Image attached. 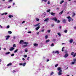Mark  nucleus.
Wrapping results in <instances>:
<instances>
[{"instance_id": "nucleus-25", "label": "nucleus", "mask_w": 76, "mask_h": 76, "mask_svg": "<svg viewBox=\"0 0 76 76\" xmlns=\"http://www.w3.org/2000/svg\"><path fill=\"white\" fill-rule=\"evenodd\" d=\"M45 39H47V38H48V35H46L45 36Z\"/></svg>"}, {"instance_id": "nucleus-44", "label": "nucleus", "mask_w": 76, "mask_h": 76, "mask_svg": "<svg viewBox=\"0 0 76 76\" xmlns=\"http://www.w3.org/2000/svg\"><path fill=\"white\" fill-rule=\"evenodd\" d=\"M14 55H15L14 54H11V56H12V57H13V56H14Z\"/></svg>"}, {"instance_id": "nucleus-37", "label": "nucleus", "mask_w": 76, "mask_h": 76, "mask_svg": "<svg viewBox=\"0 0 76 76\" xmlns=\"http://www.w3.org/2000/svg\"><path fill=\"white\" fill-rule=\"evenodd\" d=\"M64 32H65V33H67V30H65L64 31Z\"/></svg>"}, {"instance_id": "nucleus-2", "label": "nucleus", "mask_w": 76, "mask_h": 76, "mask_svg": "<svg viewBox=\"0 0 76 76\" xmlns=\"http://www.w3.org/2000/svg\"><path fill=\"white\" fill-rule=\"evenodd\" d=\"M51 20H54L55 21V22H57V19L56 18V17L53 18H51Z\"/></svg>"}, {"instance_id": "nucleus-6", "label": "nucleus", "mask_w": 76, "mask_h": 76, "mask_svg": "<svg viewBox=\"0 0 76 76\" xmlns=\"http://www.w3.org/2000/svg\"><path fill=\"white\" fill-rule=\"evenodd\" d=\"M61 72H62V70H61L60 71H59V72L58 73V75H61V74H62Z\"/></svg>"}, {"instance_id": "nucleus-21", "label": "nucleus", "mask_w": 76, "mask_h": 76, "mask_svg": "<svg viewBox=\"0 0 76 76\" xmlns=\"http://www.w3.org/2000/svg\"><path fill=\"white\" fill-rule=\"evenodd\" d=\"M23 40H20V42H19V44H23L22 43V42H23Z\"/></svg>"}, {"instance_id": "nucleus-47", "label": "nucleus", "mask_w": 76, "mask_h": 76, "mask_svg": "<svg viewBox=\"0 0 76 76\" xmlns=\"http://www.w3.org/2000/svg\"><path fill=\"white\" fill-rule=\"evenodd\" d=\"M27 33H28V34H31V31H28Z\"/></svg>"}, {"instance_id": "nucleus-52", "label": "nucleus", "mask_w": 76, "mask_h": 76, "mask_svg": "<svg viewBox=\"0 0 76 76\" xmlns=\"http://www.w3.org/2000/svg\"><path fill=\"white\" fill-rule=\"evenodd\" d=\"M24 57H25V58L27 57V55H24Z\"/></svg>"}, {"instance_id": "nucleus-32", "label": "nucleus", "mask_w": 76, "mask_h": 76, "mask_svg": "<svg viewBox=\"0 0 76 76\" xmlns=\"http://www.w3.org/2000/svg\"><path fill=\"white\" fill-rule=\"evenodd\" d=\"M9 28H10V26L9 25H8V26H7L6 28L9 29Z\"/></svg>"}, {"instance_id": "nucleus-56", "label": "nucleus", "mask_w": 76, "mask_h": 76, "mask_svg": "<svg viewBox=\"0 0 76 76\" xmlns=\"http://www.w3.org/2000/svg\"><path fill=\"white\" fill-rule=\"evenodd\" d=\"M12 1H13V0H10L9 1H10V2L11 1V2H12Z\"/></svg>"}, {"instance_id": "nucleus-46", "label": "nucleus", "mask_w": 76, "mask_h": 76, "mask_svg": "<svg viewBox=\"0 0 76 76\" xmlns=\"http://www.w3.org/2000/svg\"><path fill=\"white\" fill-rule=\"evenodd\" d=\"M39 32H39L36 33L37 34L39 35Z\"/></svg>"}, {"instance_id": "nucleus-41", "label": "nucleus", "mask_w": 76, "mask_h": 76, "mask_svg": "<svg viewBox=\"0 0 76 76\" xmlns=\"http://www.w3.org/2000/svg\"><path fill=\"white\" fill-rule=\"evenodd\" d=\"M10 52H8L6 53V54H10Z\"/></svg>"}, {"instance_id": "nucleus-40", "label": "nucleus", "mask_w": 76, "mask_h": 76, "mask_svg": "<svg viewBox=\"0 0 76 76\" xmlns=\"http://www.w3.org/2000/svg\"><path fill=\"white\" fill-rule=\"evenodd\" d=\"M48 4H50V1H48Z\"/></svg>"}, {"instance_id": "nucleus-20", "label": "nucleus", "mask_w": 76, "mask_h": 76, "mask_svg": "<svg viewBox=\"0 0 76 76\" xmlns=\"http://www.w3.org/2000/svg\"><path fill=\"white\" fill-rule=\"evenodd\" d=\"M28 45H23L22 46V47H27Z\"/></svg>"}, {"instance_id": "nucleus-31", "label": "nucleus", "mask_w": 76, "mask_h": 76, "mask_svg": "<svg viewBox=\"0 0 76 76\" xmlns=\"http://www.w3.org/2000/svg\"><path fill=\"white\" fill-rule=\"evenodd\" d=\"M75 63V62H71V64H74Z\"/></svg>"}, {"instance_id": "nucleus-34", "label": "nucleus", "mask_w": 76, "mask_h": 76, "mask_svg": "<svg viewBox=\"0 0 76 76\" xmlns=\"http://www.w3.org/2000/svg\"><path fill=\"white\" fill-rule=\"evenodd\" d=\"M64 48H65V47H64L62 48V51H64V50H63Z\"/></svg>"}, {"instance_id": "nucleus-3", "label": "nucleus", "mask_w": 76, "mask_h": 76, "mask_svg": "<svg viewBox=\"0 0 76 76\" xmlns=\"http://www.w3.org/2000/svg\"><path fill=\"white\" fill-rule=\"evenodd\" d=\"M10 36L8 35L7 36H5V38L6 39V40H8L10 38Z\"/></svg>"}, {"instance_id": "nucleus-23", "label": "nucleus", "mask_w": 76, "mask_h": 76, "mask_svg": "<svg viewBox=\"0 0 76 76\" xmlns=\"http://www.w3.org/2000/svg\"><path fill=\"white\" fill-rule=\"evenodd\" d=\"M57 34H58V35L59 36V37H61V34H60V33H58Z\"/></svg>"}, {"instance_id": "nucleus-33", "label": "nucleus", "mask_w": 76, "mask_h": 76, "mask_svg": "<svg viewBox=\"0 0 76 76\" xmlns=\"http://www.w3.org/2000/svg\"><path fill=\"white\" fill-rule=\"evenodd\" d=\"M64 1H62L60 2V4H62L63 3H64Z\"/></svg>"}, {"instance_id": "nucleus-14", "label": "nucleus", "mask_w": 76, "mask_h": 76, "mask_svg": "<svg viewBox=\"0 0 76 76\" xmlns=\"http://www.w3.org/2000/svg\"><path fill=\"white\" fill-rule=\"evenodd\" d=\"M55 14V13L53 12H51V13H50V15H52V16H54Z\"/></svg>"}, {"instance_id": "nucleus-38", "label": "nucleus", "mask_w": 76, "mask_h": 76, "mask_svg": "<svg viewBox=\"0 0 76 76\" xmlns=\"http://www.w3.org/2000/svg\"><path fill=\"white\" fill-rule=\"evenodd\" d=\"M58 66V64H57L56 65H55V67H57V66Z\"/></svg>"}, {"instance_id": "nucleus-36", "label": "nucleus", "mask_w": 76, "mask_h": 76, "mask_svg": "<svg viewBox=\"0 0 76 76\" xmlns=\"http://www.w3.org/2000/svg\"><path fill=\"white\" fill-rule=\"evenodd\" d=\"M50 12V9H48V10H47V12Z\"/></svg>"}, {"instance_id": "nucleus-29", "label": "nucleus", "mask_w": 76, "mask_h": 76, "mask_svg": "<svg viewBox=\"0 0 76 76\" xmlns=\"http://www.w3.org/2000/svg\"><path fill=\"white\" fill-rule=\"evenodd\" d=\"M18 51V49H16L15 51H14V53H17Z\"/></svg>"}, {"instance_id": "nucleus-39", "label": "nucleus", "mask_w": 76, "mask_h": 76, "mask_svg": "<svg viewBox=\"0 0 76 76\" xmlns=\"http://www.w3.org/2000/svg\"><path fill=\"white\" fill-rule=\"evenodd\" d=\"M54 74V72H52L50 73V75H53Z\"/></svg>"}, {"instance_id": "nucleus-53", "label": "nucleus", "mask_w": 76, "mask_h": 76, "mask_svg": "<svg viewBox=\"0 0 76 76\" xmlns=\"http://www.w3.org/2000/svg\"><path fill=\"white\" fill-rule=\"evenodd\" d=\"M54 26V24H52L51 25V26H52V27H53V26Z\"/></svg>"}, {"instance_id": "nucleus-11", "label": "nucleus", "mask_w": 76, "mask_h": 76, "mask_svg": "<svg viewBox=\"0 0 76 76\" xmlns=\"http://www.w3.org/2000/svg\"><path fill=\"white\" fill-rule=\"evenodd\" d=\"M57 69L58 71H60V70H62L61 69V68L60 67L58 68H57Z\"/></svg>"}, {"instance_id": "nucleus-19", "label": "nucleus", "mask_w": 76, "mask_h": 76, "mask_svg": "<svg viewBox=\"0 0 76 76\" xmlns=\"http://www.w3.org/2000/svg\"><path fill=\"white\" fill-rule=\"evenodd\" d=\"M63 12H64V11H62L61 12H60L59 15H61V14H62V13H63Z\"/></svg>"}, {"instance_id": "nucleus-1", "label": "nucleus", "mask_w": 76, "mask_h": 76, "mask_svg": "<svg viewBox=\"0 0 76 76\" xmlns=\"http://www.w3.org/2000/svg\"><path fill=\"white\" fill-rule=\"evenodd\" d=\"M71 56H73V57H75V56H76V53H75L74 52H72L71 53Z\"/></svg>"}, {"instance_id": "nucleus-24", "label": "nucleus", "mask_w": 76, "mask_h": 76, "mask_svg": "<svg viewBox=\"0 0 76 76\" xmlns=\"http://www.w3.org/2000/svg\"><path fill=\"white\" fill-rule=\"evenodd\" d=\"M26 62H25L24 63H23V66H25L26 65Z\"/></svg>"}, {"instance_id": "nucleus-55", "label": "nucleus", "mask_w": 76, "mask_h": 76, "mask_svg": "<svg viewBox=\"0 0 76 76\" xmlns=\"http://www.w3.org/2000/svg\"><path fill=\"white\" fill-rule=\"evenodd\" d=\"M25 21H23L22 22V23H25Z\"/></svg>"}, {"instance_id": "nucleus-4", "label": "nucleus", "mask_w": 76, "mask_h": 76, "mask_svg": "<svg viewBox=\"0 0 76 76\" xmlns=\"http://www.w3.org/2000/svg\"><path fill=\"white\" fill-rule=\"evenodd\" d=\"M67 18L69 19L68 21L69 22H70L71 21V19H72V18H71V17H70V16H69V17H67Z\"/></svg>"}, {"instance_id": "nucleus-58", "label": "nucleus", "mask_w": 76, "mask_h": 76, "mask_svg": "<svg viewBox=\"0 0 76 76\" xmlns=\"http://www.w3.org/2000/svg\"><path fill=\"white\" fill-rule=\"evenodd\" d=\"M48 32L49 33H50V30H48Z\"/></svg>"}, {"instance_id": "nucleus-63", "label": "nucleus", "mask_w": 76, "mask_h": 76, "mask_svg": "<svg viewBox=\"0 0 76 76\" xmlns=\"http://www.w3.org/2000/svg\"><path fill=\"white\" fill-rule=\"evenodd\" d=\"M50 61L49 59H47V61Z\"/></svg>"}, {"instance_id": "nucleus-9", "label": "nucleus", "mask_w": 76, "mask_h": 76, "mask_svg": "<svg viewBox=\"0 0 76 76\" xmlns=\"http://www.w3.org/2000/svg\"><path fill=\"white\" fill-rule=\"evenodd\" d=\"M48 20H49V18H46V19H45L44 20V22H46V21L47 22H48Z\"/></svg>"}, {"instance_id": "nucleus-57", "label": "nucleus", "mask_w": 76, "mask_h": 76, "mask_svg": "<svg viewBox=\"0 0 76 76\" xmlns=\"http://www.w3.org/2000/svg\"><path fill=\"white\" fill-rule=\"evenodd\" d=\"M12 72H13V73H15V72H16V71H15V70H13V71H12Z\"/></svg>"}, {"instance_id": "nucleus-59", "label": "nucleus", "mask_w": 76, "mask_h": 76, "mask_svg": "<svg viewBox=\"0 0 76 76\" xmlns=\"http://www.w3.org/2000/svg\"><path fill=\"white\" fill-rule=\"evenodd\" d=\"M4 15H7V13H6V12H5V13H4Z\"/></svg>"}, {"instance_id": "nucleus-50", "label": "nucleus", "mask_w": 76, "mask_h": 76, "mask_svg": "<svg viewBox=\"0 0 76 76\" xmlns=\"http://www.w3.org/2000/svg\"><path fill=\"white\" fill-rule=\"evenodd\" d=\"M57 23H59V22H60V20H57Z\"/></svg>"}, {"instance_id": "nucleus-43", "label": "nucleus", "mask_w": 76, "mask_h": 76, "mask_svg": "<svg viewBox=\"0 0 76 76\" xmlns=\"http://www.w3.org/2000/svg\"><path fill=\"white\" fill-rule=\"evenodd\" d=\"M25 52H28V50H27V49H26L25 50Z\"/></svg>"}, {"instance_id": "nucleus-27", "label": "nucleus", "mask_w": 76, "mask_h": 76, "mask_svg": "<svg viewBox=\"0 0 76 76\" xmlns=\"http://www.w3.org/2000/svg\"><path fill=\"white\" fill-rule=\"evenodd\" d=\"M36 19L37 21H39V19L37 18H36Z\"/></svg>"}, {"instance_id": "nucleus-35", "label": "nucleus", "mask_w": 76, "mask_h": 76, "mask_svg": "<svg viewBox=\"0 0 76 76\" xmlns=\"http://www.w3.org/2000/svg\"><path fill=\"white\" fill-rule=\"evenodd\" d=\"M16 47V45L15 44H14L13 45V47Z\"/></svg>"}, {"instance_id": "nucleus-10", "label": "nucleus", "mask_w": 76, "mask_h": 76, "mask_svg": "<svg viewBox=\"0 0 76 76\" xmlns=\"http://www.w3.org/2000/svg\"><path fill=\"white\" fill-rule=\"evenodd\" d=\"M40 24V23H39L36 25H34V26H39Z\"/></svg>"}, {"instance_id": "nucleus-64", "label": "nucleus", "mask_w": 76, "mask_h": 76, "mask_svg": "<svg viewBox=\"0 0 76 76\" xmlns=\"http://www.w3.org/2000/svg\"><path fill=\"white\" fill-rule=\"evenodd\" d=\"M74 29H76V26L74 27Z\"/></svg>"}, {"instance_id": "nucleus-5", "label": "nucleus", "mask_w": 76, "mask_h": 76, "mask_svg": "<svg viewBox=\"0 0 76 76\" xmlns=\"http://www.w3.org/2000/svg\"><path fill=\"white\" fill-rule=\"evenodd\" d=\"M13 50H14V48L13 47H11L9 49L10 51H13Z\"/></svg>"}, {"instance_id": "nucleus-12", "label": "nucleus", "mask_w": 76, "mask_h": 76, "mask_svg": "<svg viewBox=\"0 0 76 76\" xmlns=\"http://www.w3.org/2000/svg\"><path fill=\"white\" fill-rule=\"evenodd\" d=\"M9 17L10 18H13V16L12 15H9Z\"/></svg>"}, {"instance_id": "nucleus-17", "label": "nucleus", "mask_w": 76, "mask_h": 76, "mask_svg": "<svg viewBox=\"0 0 76 76\" xmlns=\"http://www.w3.org/2000/svg\"><path fill=\"white\" fill-rule=\"evenodd\" d=\"M49 41H50V39H48L47 40H46V43H48V42H49Z\"/></svg>"}, {"instance_id": "nucleus-48", "label": "nucleus", "mask_w": 76, "mask_h": 76, "mask_svg": "<svg viewBox=\"0 0 76 76\" xmlns=\"http://www.w3.org/2000/svg\"><path fill=\"white\" fill-rule=\"evenodd\" d=\"M74 62H76V59H75L73 60Z\"/></svg>"}, {"instance_id": "nucleus-8", "label": "nucleus", "mask_w": 76, "mask_h": 76, "mask_svg": "<svg viewBox=\"0 0 76 76\" xmlns=\"http://www.w3.org/2000/svg\"><path fill=\"white\" fill-rule=\"evenodd\" d=\"M53 53H57V54H59V52L58 51H53Z\"/></svg>"}, {"instance_id": "nucleus-18", "label": "nucleus", "mask_w": 76, "mask_h": 76, "mask_svg": "<svg viewBox=\"0 0 76 76\" xmlns=\"http://www.w3.org/2000/svg\"><path fill=\"white\" fill-rule=\"evenodd\" d=\"M12 63H10L9 64L7 65V66H12Z\"/></svg>"}, {"instance_id": "nucleus-45", "label": "nucleus", "mask_w": 76, "mask_h": 76, "mask_svg": "<svg viewBox=\"0 0 76 76\" xmlns=\"http://www.w3.org/2000/svg\"><path fill=\"white\" fill-rule=\"evenodd\" d=\"M67 2H65V4H64L65 5H67Z\"/></svg>"}, {"instance_id": "nucleus-13", "label": "nucleus", "mask_w": 76, "mask_h": 76, "mask_svg": "<svg viewBox=\"0 0 76 76\" xmlns=\"http://www.w3.org/2000/svg\"><path fill=\"white\" fill-rule=\"evenodd\" d=\"M39 28H40V27H39V26L37 27V28H35L36 30L37 31V30H38V29H39Z\"/></svg>"}, {"instance_id": "nucleus-49", "label": "nucleus", "mask_w": 76, "mask_h": 76, "mask_svg": "<svg viewBox=\"0 0 76 76\" xmlns=\"http://www.w3.org/2000/svg\"><path fill=\"white\" fill-rule=\"evenodd\" d=\"M51 46L52 47H53V46H54V44L53 43L52 44Z\"/></svg>"}, {"instance_id": "nucleus-42", "label": "nucleus", "mask_w": 76, "mask_h": 76, "mask_svg": "<svg viewBox=\"0 0 76 76\" xmlns=\"http://www.w3.org/2000/svg\"><path fill=\"white\" fill-rule=\"evenodd\" d=\"M19 65H20V66H22L23 65V64L22 63H20L19 64Z\"/></svg>"}, {"instance_id": "nucleus-28", "label": "nucleus", "mask_w": 76, "mask_h": 76, "mask_svg": "<svg viewBox=\"0 0 76 76\" xmlns=\"http://www.w3.org/2000/svg\"><path fill=\"white\" fill-rule=\"evenodd\" d=\"M23 43L26 45H28V42H24Z\"/></svg>"}, {"instance_id": "nucleus-54", "label": "nucleus", "mask_w": 76, "mask_h": 76, "mask_svg": "<svg viewBox=\"0 0 76 76\" xmlns=\"http://www.w3.org/2000/svg\"><path fill=\"white\" fill-rule=\"evenodd\" d=\"M30 58V57H29V56L28 57L27 59V60H29V58Z\"/></svg>"}, {"instance_id": "nucleus-7", "label": "nucleus", "mask_w": 76, "mask_h": 76, "mask_svg": "<svg viewBox=\"0 0 76 76\" xmlns=\"http://www.w3.org/2000/svg\"><path fill=\"white\" fill-rule=\"evenodd\" d=\"M68 56H69V54L67 53H66L64 57L65 58H67Z\"/></svg>"}, {"instance_id": "nucleus-51", "label": "nucleus", "mask_w": 76, "mask_h": 76, "mask_svg": "<svg viewBox=\"0 0 76 76\" xmlns=\"http://www.w3.org/2000/svg\"><path fill=\"white\" fill-rule=\"evenodd\" d=\"M59 28H60V29H61V25L60 26Z\"/></svg>"}, {"instance_id": "nucleus-60", "label": "nucleus", "mask_w": 76, "mask_h": 76, "mask_svg": "<svg viewBox=\"0 0 76 76\" xmlns=\"http://www.w3.org/2000/svg\"><path fill=\"white\" fill-rule=\"evenodd\" d=\"M4 13L1 14V15H2V16H3V15H4Z\"/></svg>"}, {"instance_id": "nucleus-30", "label": "nucleus", "mask_w": 76, "mask_h": 76, "mask_svg": "<svg viewBox=\"0 0 76 76\" xmlns=\"http://www.w3.org/2000/svg\"><path fill=\"white\" fill-rule=\"evenodd\" d=\"M75 15H76V14H75V13H73V15H72V17H74V16H75Z\"/></svg>"}, {"instance_id": "nucleus-16", "label": "nucleus", "mask_w": 76, "mask_h": 76, "mask_svg": "<svg viewBox=\"0 0 76 76\" xmlns=\"http://www.w3.org/2000/svg\"><path fill=\"white\" fill-rule=\"evenodd\" d=\"M73 41V40L71 39L70 40L69 42L70 43H72Z\"/></svg>"}, {"instance_id": "nucleus-22", "label": "nucleus", "mask_w": 76, "mask_h": 76, "mask_svg": "<svg viewBox=\"0 0 76 76\" xmlns=\"http://www.w3.org/2000/svg\"><path fill=\"white\" fill-rule=\"evenodd\" d=\"M8 34H11L12 33V32L10 31H8Z\"/></svg>"}, {"instance_id": "nucleus-15", "label": "nucleus", "mask_w": 76, "mask_h": 76, "mask_svg": "<svg viewBox=\"0 0 76 76\" xmlns=\"http://www.w3.org/2000/svg\"><path fill=\"white\" fill-rule=\"evenodd\" d=\"M34 46H38V44H37V43H34Z\"/></svg>"}, {"instance_id": "nucleus-61", "label": "nucleus", "mask_w": 76, "mask_h": 76, "mask_svg": "<svg viewBox=\"0 0 76 76\" xmlns=\"http://www.w3.org/2000/svg\"><path fill=\"white\" fill-rule=\"evenodd\" d=\"M23 61H25V58H23Z\"/></svg>"}, {"instance_id": "nucleus-62", "label": "nucleus", "mask_w": 76, "mask_h": 76, "mask_svg": "<svg viewBox=\"0 0 76 76\" xmlns=\"http://www.w3.org/2000/svg\"><path fill=\"white\" fill-rule=\"evenodd\" d=\"M41 32H44V30H42Z\"/></svg>"}, {"instance_id": "nucleus-26", "label": "nucleus", "mask_w": 76, "mask_h": 76, "mask_svg": "<svg viewBox=\"0 0 76 76\" xmlns=\"http://www.w3.org/2000/svg\"><path fill=\"white\" fill-rule=\"evenodd\" d=\"M62 22H63L64 23H66V20L64 19L63 20Z\"/></svg>"}]
</instances>
